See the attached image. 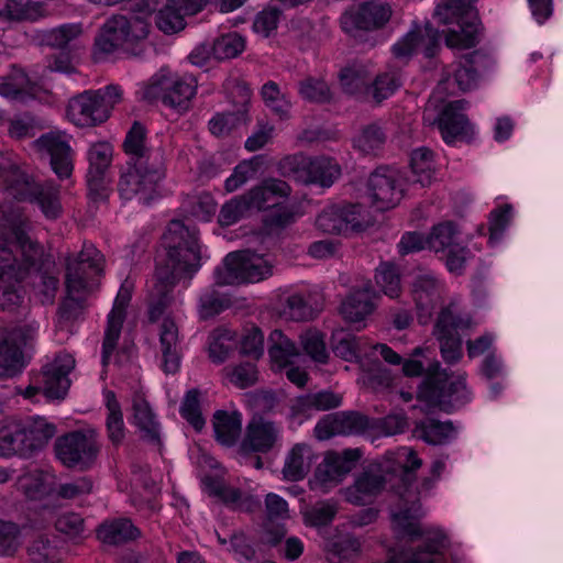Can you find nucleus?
Instances as JSON below:
<instances>
[{"label":"nucleus","instance_id":"nucleus-44","mask_svg":"<svg viewBox=\"0 0 563 563\" xmlns=\"http://www.w3.org/2000/svg\"><path fill=\"white\" fill-rule=\"evenodd\" d=\"M103 402L107 410L106 429L108 439L113 445H119L125 438V424L121 405L115 394L111 390L103 391Z\"/></svg>","mask_w":563,"mask_h":563},{"label":"nucleus","instance_id":"nucleus-13","mask_svg":"<svg viewBox=\"0 0 563 563\" xmlns=\"http://www.w3.org/2000/svg\"><path fill=\"white\" fill-rule=\"evenodd\" d=\"M75 357L67 352H59L54 355L43 367L34 385L26 387L22 395L24 398L33 399L42 393L48 399H63L69 387V374L75 368Z\"/></svg>","mask_w":563,"mask_h":563},{"label":"nucleus","instance_id":"nucleus-49","mask_svg":"<svg viewBox=\"0 0 563 563\" xmlns=\"http://www.w3.org/2000/svg\"><path fill=\"white\" fill-rule=\"evenodd\" d=\"M247 98L249 96L245 93L242 108L236 112L216 113L209 120V130L211 134L218 137L227 136L241 124H245L249 120L246 107Z\"/></svg>","mask_w":563,"mask_h":563},{"label":"nucleus","instance_id":"nucleus-12","mask_svg":"<svg viewBox=\"0 0 563 563\" xmlns=\"http://www.w3.org/2000/svg\"><path fill=\"white\" fill-rule=\"evenodd\" d=\"M289 185L282 179H267L245 194L252 210H272L267 221L277 227H285L294 221L292 209L288 206Z\"/></svg>","mask_w":563,"mask_h":563},{"label":"nucleus","instance_id":"nucleus-26","mask_svg":"<svg viewBox=\"0 0 563 563\" xmlns=\"http://www.w3.org/2000/svg\"><path fill=\"white\" fill-rule=\"evenodd\" d=\"M440 34L430 23L416 25L393 45V54L400 60H407L419 49L426 57H432L439 47Z\"/></svg>","mask_w":563,"mask_h":563},{"label":"nucleus","instance_id":"nucleus-27","mask_svg":"<svg viewBox=\"0 0 563 563\" xmlns=\"http://www.w3.org/2000/svg\"><path fill=\"white\" fill-rule=\"evenodd\" d=\"M464 100L448 103L438 118V128L446 144L468 140L473 135V126L463 113Z\"/></svg>","mask_w":563,"mask_h":563},{"label":"nucleus","instance_id":"nucleus-28","mask_svg":"<svg viewBox=\"0 0 563 563\" xmlns=\"http://www.w3.org/2000/svg\"><path fill=\"white\" fill-rule=\"evenodd\" d=\"M66 115L77 126H91L107 120V110L93 90H86L69 99Z\"/></svg>","mask_w":563,"mask_h":563},{"label":"nucleus","instance_id":"nucleus-55","mask_svg":"<svg viewBox=\"0 0 563 563\" xmlns=\"http://www.w3.org/2000/svg\"><path fill=\"white\" fill-rule=\"evenodd\" d=\"M179 411L196 431L203 429L206 420L201 413V393L198 389L194 388L186 393Z\"/></svg>","mask_w":563,"mask_h":563},{"label":"nucleus","instance_id":"nucleus-42","mask_svg":"<svg viewBox=\"0 0 563 563\" xmlns=\"http://www.w3.org/2000/svg\"><path fill=\"white\" fill-rule=\"evenodd\" d=\"M385 482L386 479L380 475L365 472L344 490V497L354 505L367 504L380 492Z\"/></svg>","mask_w":563,"mask_h":563},{"label":"nucleus","instance_id":"nucleus-47","mask_svg":"<svg viewBox=\"0 0 563 563\" xmlns=\"http://www.w3.org/2000/svg\"><path fill=\"white\" fill-rule=\"evenodd\" d=\"M411 184H418L421 188L431 185L434 178V161L432 152L427 147L412 151L410 157Z\"/></svg>","mask_w":563,"mask_h":563},{"label":"nucleus","instance_id":"nucleus-34","mask_svg":"<svg viewBox=\"0 0 563 563\" xmlns=\"http://www.w3.org/2000/svg\"><path fill=\"white\" fill-rule=\"evenodd\" d=\"M47 15L43 2L34 0H0V20L10 22L38 21Z\"/></svg>","mask_w":563,"mask_h":563},{"label":"nucleus","instance_id":"nucleus-20","mask_svg":"<svg viewBox=\"0 0 563 563\" xmlns=\"http://www.w3.org/2000/svg\"><path fill=\"white\" fill-rule=\"evenodd\" d=\"M388 3L368 1L345 11L341 16V26L350 35L356 36L360 31H371L384 26L391 16Z\"/></svg>","mask_w":563,"mask_h":563},{"label":"nucleus","instance_id":"nucleus-9","mask_svg":"<svg viewBox=\"0 0 563 563\" xmlns=\"http://www.w3.org/2000/svg\"><path fill=\"white\" fill-rule=\"evenodd\" d=\"M198 81L191 74H178L162 67L139 89V95L147 101L161 99L163 104L178 112L188 110L197 92Z\"/></svg>","mask_w":563,"mask_h":563},{"label":"nucleus","instance_id":"nucleus-8","mask_svg":"<svg viewBox=\"0 0 563 563\" xmlns=\"http://www.w3.org/2000/svg\"><path fill=\"white\" fill-rule=\"evenodd\" d=\"M55 432L54 424L42 417L11 420L0 429V456H27L42 449Z\"/></svg>","mask_w":563,"mask_h":563},{"label":"nucleus","instance_id":"nucleus-7","mask_svg":"<svg viewBox=\"0 0 563 563\" xmlns=\"http://www.w3.org/2000/svg\"><path fill=\"white\" fill-rule=\"evenodd\" d=\"M150 25L144 18L121 14L111 16L95 40L93 58L104 60L120 51L135 54L134 47L146 40Z\"/></svg>","mask_w":563,"mask_h":563},{"label":"nucleus","instance_id":"nucleus-38","mask_svg":"<svg viewBox=\"0 0 563 563\" xmlns=\"http://www.w3.org/2000/svg\"><path fill=\"white\" fill-rule=\"evenodd\" d=\"M242 420V413L236 410L216 411L212 419L216 440L225 446L234 445L241 437Z\"/></svg>","mask_w":563,"mask_h":563},{"label":"nucleus","instance_id":"nucleus-1","mask_svg":"<svg viewBox=\"0 0 563 563\" xmlns=\"http://www.w3.org/2000/svg\"><path fill=\"white\" fill-rule=\"evenodd\" d=\"M31 223L22 209L3 203L0 210V310L18 307L23 300L21 283L32 278L34 296L52 303L57 277L46 268L43 247L29 235Z\"/></svg>","mask_w":563,"mask_h":563},{"label":"nucleus","instance_id":"nucleus-40","mask_svg":"<svg viewBox=\"0 0 563 563\" xmlns=\"http://www.w3.org/2000/svg\"><path fill=\"white\" fill-rule=\"evenodd\" d=\"M37 86L23 69L13 67L5 76L0 77V96L12 100L34 97Z\"/></svg>","mask_w":563,"mask_h":563},{"label":"nucleus","instance_id":"nucleus-15","mask_svg":"<svg viewBox=\"0 0 563 563\" xmlns=\"http://www.w3.org/2000/svg\"><path fill=\"white\" fill-rule=\"evenodd\" d=\"M101 450L95 430L73 431L59 437L55 443L57 459L67 467L85 471L97 461Z\"/></svg>","mask_w":563,"mask_h":563},{"label":"nucleus","instance_id":"nucleus-59","mask_svg":"<svg viewBox=\"0 0 563 563\" xmlns=\"http://www.w3.org/2000/svg\"><path fill=\"white\" fill-rule=\"evenodd\" d=\"M300 343L306 352L314 362L325 363L329 353L327 351L324 335L317 329H308L300 335Z\"/></svg>","mask_w":563,"mask_h":563},{"label":"nucleus","instance_id":"nucleus-17","mask_svg":"<svg viewBox=\"0 0 563 563\" xmlns=\"http://www.w3.org/2000/svg\"><path fill=\"white\" fill-rule=\"evenodd\" d=\"M490 59L483 53L475 51L464 55L457 62L445 68L443 78L438 85V91L455 93L468 91L477 86L479 74L485 71Z\"/></svg>","mask_w":563,"mask_h":563},{"label":"nucleus","instance_id":"nucleus-60","mask_svg":"<svg viewBox=\"0 0 563 563\" xmlns=\"http://www.w3.org/2000/svg\"><path fill=\"white\" fill-rule=\"evenodd\" d=\"M234 345V334L230 330L219 329L212 332L209 342V356L214 363H222Z\"/></svg>","mask_w":563,"mask_h":563},{"label":"nucleus","instance_id":"nucleus-56","mask_svg":"<svg viewBox=\"0 0 563 563\" xmlns=\"http://www.w3.org/2000/svg\"><path fill=\"white\" fill-rule=\"evenodd\" d=\"M369 79V70L364 65L346 67L340 74L341 86L350 95H356L365 90L368 87Z\"/></svg>","mask_w":563,"mask_h":563},{"label":"nucleus","instance_id":"nucleus-4","mask_svg":"<svg viewBox=\"0 0 563 563\" xmlns=\"http://www.w3.org/2000/svg\"><path fill=\"white\" fill-rule=\"evenodd\" d=\"M0 189L8 198L36 203L46 219H57L63 211L59 187L52 181L38 184L13 158L0 154Z\"/></svg>","mask_w":563,"mask_h":563},{"label":"nucleus","instance_id":"nucleus-53","mask_svg":"<svg viewBox=\"0 0 563 563\" xmlns=\"http://www.w3.org/2000/svg\"><path fill=\"white\" fill-rule=\"evenodd\" d=\"M340 404V396L331 391H320L299 397L294 405V410L309 416L311 410H329L339 407Z\"/></svg>","mask_w":563,"mask_h":563},{"label":"nucleus","instance_id":"nucleus-57","mask_svg":"<svg viewBox=\"0 0 563 563\" xmlns=\"http://www.w3.org/2000/svg\"><path fill=\"white\" fill-rule=\"evenodd\" d=\"M375 280L380 290L394 299L401 292V282L398 268L390 263H383L376 269Z\"/></svg>","mask_w":563,"mask_h":563},{"label":"nucleus","instance_id":"nucleus-16","mask_svg":"<svg viewBox=\"0 0 563 563\" xmlns=\"http://www.w3.org/2000/svg\"><path fill=\"white\" fill-rule=\"evenodd\" d=\"M103 256L92 244H84L79 254L67 262L66 288L69 297L80 299L102 272Z\"/></svg>","mask_w":563,"mask_h":563},{"label":"nucleus","instance_id":"nucleus-19","mask_svg":"<svg viewBox=\"0 0 563 563\" xmlns=\"http://www.w3.org/2000/svg\"><path fill=\"white\" fill-rule=\"evenodd\" d=\"M467 314H454L451 309H443L433 329L440 343V351L445 363L455 364L463 355L461 332L472 327Z\"/></svg>","mask_w":563,"mask_h":563},{"label":"nucleus","instance_id":"nucleus-62","mask_svg":"<svg viewBox=\"0 0 563 563\" xmlns=\"http://www.w3.org/2000/svg\"><path fill=\"white\" fill-rule=\"evenodd\" d=\"M336 514V507L330 501H319L302 511L305 525L323 527L329 525Z\"/></svg>","mask_w":563,"mask_h":563},{"label":"nucleus","instance_id":"nucleus-37","mask_svg":"<svg viewBox=\"0 0 563 563\" xmlns=\"http://www.w3.org/2000/svg\"><path fill=\"white\" fill-rule=\"evenodd\" d=\"M159 342L163 353V369L167 374L178 371L180 358L178 353V328L174 320L164 318L159 325Z\"/></svg>","mask_w":563,"mask_h":563},{"label":"nucleus","instance_id":"nucleus-51","mask_svg":"<svg viewBox=\"0 0 563 563\" xmlns=\"http://www.w3.org/2000/svg\"><path fill=\"white\" fill-rule=\"evenodd\" d=\"M418 430L419 437L432 445L446 444L456 437V429L450 421L427 419L418 426Z\"/></svg>","mask_w":563,"mask_h":563},{"label":"nucleus","instance_id":"nucleus-46","mask_svg":"<svg viewBox=\"0 0 563 563\" xmlns=\"http://www.w3.org/2000/svg\"><path fill=\"white\" fill-rule=\"evenodd\" d=\"M268 354L274 368H286L291 360L298 355L295 343L288 339L280 330L271 332Z\"/></svg>","mask_w":563,"mask_h":563},{"label":"nucleus","instance_id":"nucleus-63","mask_svg":"<svg viewBox=\"0 0 563 563\" xmlns=\"http://www.w3.org/2000/svg\"><path fill=\"white\" fill-rule=\"evenodd\" d=\"M188 212L199 221H209L216 213L217 203L209 192L192 196L186 201Z\"/></svg>","mask_w":563,"mask_h":563},{"label":"nucleus","instance_id":"nucleus-35","mask_svg":"<svg viewBox=\"0 0 563 563\" xmlns=\"http://www.w3.org/2000/svg\"><path fill=\"white\" fill-rule=\"evenodd\" d=\"M314 460L316 455L310 445L295 444L285 456L282 471L284 478L291 482L301 481L310 472Z\"/></svg>","mask_w":563,"mask_h":563},{"label":"nucleus","instance_id":"nucleus-23","mask_svg":"<svg viewBox=\"0 0 563 563\" xmlns=\"http://www.w3.org/2000/svg\"><path fill=\"white\" fill-rule=\"evenodd\" d=\"M316 224L330 234L360 231L364 224L363 208L360 205L328 207L318 216Z\"/></svg>","mask_w":563,"mask_h":563},{"label":"nucleus","instance_id":"nucleus-5","mask_svg":"<svg viewBox=\"0 0 563 563\" xmlns=\"http://www.w3.org/2000/svg\"><path fill=\"white\" fill-rule=\"evenodd\" d=\"M473 394L466 384L465 372L441 368L439 362L429 365L427 375L417 390V399L428 410L440 409L451 412L472 400Z\"/></svg>","mask_w":563,"mask_h":563},{"label":"nucleus","instance_id":"nucleus-25","mask_svg":"<svg viewBox=\"0 0 563 563\" xmlns=\"http://www.w3.org/2000/svg\"><path fill=\"white\" fill-rule=\"evenodd\" d=\"M133 285L125 280L115 297L113 308L108 314L107 327L104 330V338L102 342V365L107 366L115 351L118 341L120 339L122 324L125 318V308L131 299Z\"/></svg>","mask_w":563,"mask_h":563},{"label":"nucleus","instance_id":"nucleus-58","mask_svg":"<svg viewBox=\"0 0 563 563\" xmlns=\"http://www.w3.org/2000/svg\"><path fill=\"white\" fill-rule=\"evenodd\" d=\"M124 151L130 157L128 162L147 159L148 155L154 152V150H148L145 146V131L140 123H134L126 134ZM155 151L161 150L155 148Z\"/></svg>","mask_w":563,"mask_h":563},{"label":"nucleus","instance_id":"nucleus-21","mask_svg":"<svg viewBox=\"0 0 563 563\" xmlns=\"http://www.w3.org/2000/svg\"><path fill=\"white\" fill-rule=\"evenodd\" d=\"M361 454L358 450H345L342 453L329 452L316 470L311 486L322 493L339 485L355 466Z\"/></svg>","mask_w":563,"mask_h":563},{"label":"nucleus","instance_id":"nucleus-43","mask_svg":"<svg viewBox=\"0 0 563 563\" xmlns=\"http://www.w3.org/2000/svg\"><path fill=\"white\" fill-rule=\"evenodd\" d=\"M111 158L112 147L109 143H97L89 148L87 184L90 190H98L101 186L103 175L111 163Z\"/></svg>","mask_w":563,"mask_h":563},{"label":"nucleus","instance_id":"nucleus-31","mask_svg":"<svg viewBox=\"0 0 563 563\" xmlns=\"http://www.w3.org/2000/svg\"><path fill=\"white\" fill-rule=\"evenodd\" d=\"M366 422L358 413L328 415L317 423L314 434L319 440H328L335 434L360 433Z\"/></svg>","mask_w":563,"mask_h":563},{"label":"nucleus","instance_id":"nucleus-29","mask_svg":"<svg viewBox=\"0 0 563 563\" xmlns=\"http://www.w3.org/2000/svg\"><path fill=\"white\" fill-rule=\"evenodd\" d=\"M282 426L263 417H254L246 427L243 448L252 452L266 453L280 440Z\"/></svg>","mask_w":563,"mask_h":563},{"label":"nucleus","instance_id":"nucleus-61","mask_svg":"<svg viewBox=\"0 0 563 563\" xmlns=\"http://www.w3.org/2000/svg\"><path fill=\"white\" fill-rule=\"evenodd\" d=\"M244 40L238 33H229L218 37L212 44V56L217 59H228L243 52Z\"/></svg>","mask_w":563,"mask_h":563},{"label":"nucleus","instance_id":"nucleus-41","mask_svg":"<svg viewBox=\"0 0 563 563\" xmlns=\"http://www.w3.org/2000/svg\"><path fill=\"white\" fill-rule=\"evenodd\" d=\"M205 484L210 495L219 497L225 505L232 508L250 511L256 505L251 495L229 486L220 479L208 477L205 479Z\"/></svg>","mask_w":563,"mask_h":563},{"label":"nucleus","instance_id":"nucleus-36","mask_svg":"<svg viewBox=\"0 0 563 563\" xmlns=\"http://www.w3.org/2000/svg\"><path fill=\"white\" fill-rule=\"evenodd\" d=\"M18 332L0 329V377H12L23 367L22 350L16 342Z\"/></svg>","mask_w":563,"mask_h":563},{"label":"nucleus","instance_id":"nucleus-3","mask_svg":"<svg viewBox=\"0 0 563 563\" xmlns=\"http://www.w3.org/2000/svg\"><path fill=\"white\" fill-rule=\"evenodd\" d=\"M165 256L158 255L155 274L148 285V316L155 322L172 301L178 280L191 278L201 267L198 231L180 220L169 222L162 240Z\"/></svg>","mask_w":563,"mask_h":563},{"label":"nucleus","instance_id":"nucleus-18","mask_svg":"<svg viewBox=\"0 0 563 563\" xmlns=\"http://www.w3.org/2000/svg\"><path fill=\"white\" fill-rule=\"evenodd\" d=\"M408 185L409 180L398 169L378 167L368 178V196L377 210H388L400 202Z\"/></svg>","mask_w":563,"mask_h":563},{"label":"nucleus","instance_id":"nucleus-50","mask_svg":"<svg viewBox=\"0 0 563 563\" xmlns=\"http://www.w3.org/2000/svg\"><path fill=\"white\" fill-rule=\"evenodd\" d=\"M82 32L81 23H66L45 31L42 35V42L51 47L65 49L76 46V42L82 35Z\"/></svg>","mask_w":563,"mask_h":563},{"label":"nucleus","instance_id":"nucleus-10","mask_svg":"<svg viewBox=\"0 0 563 563\" xmlns=\"http://www.w3.org/2000/svg\"><path fill=\"white\" fill-rule=\"evenodd\" d=\"M472 3L473 0H443L435 8L439 23L456 26L445 34V44L451 48L467 49L479 42V21Z\"/></svg>","mask_w":563,"mask_h":563},{"label":"nucleus","instance_id":"nucleus-11","mask_svg":"<svg viewBox=\"0 0 563 563\" xmlns=\"http://www.w3.org/2000/svg\"><path fill=\"white\" fill-rule=\"evenodd\" d=\"M273 263L250 251L229 253L214 271L217 285L260 283L273 275Z\"/></svg>","mask_w":563,"mask_h":563},{"label":"nucleus","instance_id":"nucleus-2","mask_svg":"<svg viewBox=\"0 0 563 563\" xmlns=\"http://www.w3.org/2000/svg\"><path fill=\"white\" fill-rule=\"evenodd\" d=\"M438 481L430 475L421 481L419 487L404 483L398 488L399 500L390 511L391 528L399 538L420 537V542L402 551L395 560L402 563H452L448 555V533L439 527H420V519L424 516L420 499L429 495Z\"/></svg>","mask_w":563,"mask_h":563},{"label":"nucleus","instance_id":"nucleus-32","mask_svg":"<svg viewBox=\"0 0 563 563\" xmlns=\"http://www.w3.org/2000/svg\"><path fill=\"white\" fill-rule=\"evenodd\" d=\"M376 298L377 296L372 289L369 282H366L342 302L341 313L343 318L351 323L363 321L374 311Z\"/></svg>","mask_w":563,"mask_h":563},{"label":"nucleus","instance_id":"nucleus-24","mask_svg":"<svg viewBox=\"0 0 563 563\" xmlns=\"http://www.w3.org/2000/svg\"><path fill=\"white\" fill-rule=\"evenodd\" d=\"M444 292V283L432 273H422L415 277L411 285V296L416 303L420 323L429 322Z\"/></svg>","mask_w":563,"mask_h":563},{"label":"nucleus","instance_id":"nucleus-64","mask_svg":"<svg viewBox=\"0 0 563 563\" xmlns=\"http://www.w3.org/2000/svg\"><path fill=\"white\" fill-rule=\"evenodd\" d=\"M185 18L186 15L180 13L176 7H172V1L167 0L166 5L156 16V25L166 34L176 33L185 27Z\"/></svg>","mask_w":563,"mask_h":563},{"label":"nucleus","instance_id":"nucleus-14","mask_svg":"<svg viewBox=\"0 0 563 563\" xmlns=\"http://www.w3.org/2000/svg\"><path fill=\"white\" fill-rule=\"evenodd\" d=\"M284 175L302 184L330 187L341 174L338 163L325 156L309 157L302 153L289 155L280 162Z\"/></svg>","mask_w":563,"mask_h":563},{"label":"nucleus","instance_id":"nucleus-52","mask_svg":"<svg viewBox=\"0 0 563 563\" xmlns=\"http://www.w3.org/2000/svg\"><path fill=\"white\" fill-rule=\"evenodd\" d=\"M429 250L446 253L459 245V231L452 222L434 225L428 234Z\"/></svg>","mask_w":563,"mask_h":563},{"label":"nucleus","instance_id":"nucleus-30","mask_svg":"<svg viewBox=\"0 0 563 563\" xmlns=\"http://www.w3.org/2000/svg\"><path fill=\"white\" fill-rule=\"evenodd\" d=\"M26 555L31 563H65L68 551L57 536L36 533L27 542Z\"/></svg>","mask_w":563,"mask_h":563},{"label":"nucleus","instance_id":"nucleus-54","mask_svg":"<svg viewBox=\"0 0 563 563\" xmlns=\"http://www.w3.org/2000/svg\"><path fill=\"white\" fill-rule=\"evenodd\" d=\"M262 98L267 108H269L280 119H288L291 111L290 100L280 91L278 85L268 81L262 87Z\"/></svg>","mask_w":563,"mask_h":563},{"label":"nucleus","instance_id":"nucleus-6","mask_svg":"<svg viewBox=\"0 0 563 563\" xmlns=\"http://www.w3.org/2000/svg\"><path fill=\"white\" fill-rule=\"evenodd\" d=\"M166 176L163 151H154L147 159L126 162L118 184L122 199H137L150 203L158 196V189Z\"/></svg>","mask_w":563,"mask_h":563},{"label":"nucleus","instance_id":"nucleus-22","mask_svg":"<svg viewBox=\"0 0 563 563\" xmlns=\"http://www.w3.org/2000/svg\"><path fill=\"white\" fill-rule=\"evenodd\" d=\"M35 147L49 159L52 170L59 179L69 178L74 169L73 151L66 134L49 132L35 141Z\"/></svg>","mask_w":563,"mask_h":563},{"label":"nucleus","instance_id":"nucleus-48","mask_svg":"<svg viewBox=\"0 0 563 563\" xmlns=\"http://www.w3.org/2000/svg\"><path fill=\"white\" fill-rule=\"evenodd\" d=\"M140 534L139 529L131 520L122 518L103 522L97 536L100 541L107 544H118L135 539Z\"/></svg>","mask_w":563,"mask_h":563},{"label":"nucleus","instance_id":"nucleus-45","mask_svg":"<svg viewBox=\"0 0 563 563\" xmlns=\"http://www.w3.org/2000/svg\"><path fill=\"white\" fill-rule=\"evenodd\" d=\"M369 343L364 336H355L344 330H336L332 334V349L336 356L347 362H356L366 352Z\"/></svg>","mask_w":563,"mask_h":563},{"label":"nucleus","instance_id":"nucleus-39","mask_svg":"<svg viewBox=\"0 0 563 563\" xmlns=\"http://www.w3.org/2000/svg\"><path fill=\"white\" fill-rule=\"evenodd\" d=\"M422 460L411 448H399L395 452L386 455V461L382 465V471L388 475L399 476L402 484L408 483L409 472L420 468Z\"/></svg>","mask_w":563,"mask_h":563},{"label":"nucleus","instance_id":"nucleus-33","mask_svg":"<svg viewBox=\"0 0 563 563\" xmlns=\"http://www.w3.org/2000/svg\"><path fill=\"white\" fill-rule=\"evenodd\" d=\"M132 423L139 429L141 438L153 444H161V426L150 404L136 395L132 401Z\"/></svg>","mask_w":563,"mask_h":563}]
</instances>
